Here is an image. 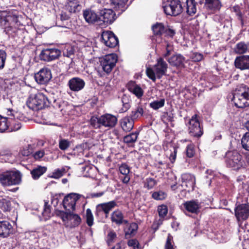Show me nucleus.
<instances>
[{
  "label": "nucleus",
  "mask_w": 249,
  "mask_h": 249,
  "mask_svg": "<svg viewBox=\"0 0 249 249\" xmlns=\"http://www.w3.org/2000/svg\"><path fill=\"white\" fill-rule=\"evenodd\" d=\"M63 171L60 169H57L53 173L52 177L55 178H58L63 176Z\"/></svg>",
  "instance_id": "nucleus-59"
},
{
  "label": "nucleus",
  "mask_w": 249,
  "mask_h": 249,
  "mask_svg": "<svg viewBox=\"0 0 249 249\" xmlns=\"http://www.w3.org/2000/svg\"><path fill=\"white\" fill-rule=\"evenodd\" d=\"M120 123L123 131L129 132L133 128L134 121L130 117L126 116L120 121Z\"/></svg>",
  "instance_id": "nucleus-22"
},
{
  "label": "nucleus",
  "mask_w": 249,
  "mask_h": 249,
  "mask_svg": "<svg viewBox=\"0 0 249 249\" xmlns=\"http://www.w3.org/2000/svg\"><path fill=\"white\" fill-rule=\"evenodd\" d=\"M44 151L43 150H41L35 152L33 155V156L36 160H39L44 156Z\"/></svg>",
  "instance_id": "nucleus-58"
},
{
  "label": "nucleus",
  "mask_w": 249,
  "mask_h": 249,
  "mask_svg": "<svg viewBox=\"0 0 249 249\" xmlns=\"http://www.w3.org/2000/svg\"><path fill=\"white\" fill-rule=\"evenodd\" d=\"M189 132L191 135L196 138H200L202 135L197 115L192 116L189 121Z\"/></svg>",
  "instance_id": "nucleus-12"
},
{
  "label": "nucleus",
  "mask_w": 249,
  "mask_h": 249,
  "mask_svg": "<svg viewBox=\"0 0 249 249\" xmlns=\"http://www.w3.org/2000/svg\"><path fill=\"white\" fill-rule=\"evenodd\" d=\"M116 238V234L113 231H110L107 234V242L108 245H110Z\"/></svg>",
  "instance_id": "nucleus-51"
},
{
  "label": "nucleus",
  "mask_w": 249,
  "mask_h": 249,
  "mask_svg": "<svg viewBox=\"0 0 249 249\" xmlns=\"http://www.w3.org/2000/svg\"><path fill=\"white\" fill-rule=\"evenodd\" d=\"M57 215L62 220L66 227L74 228L77 226L81 222V218L73 212L70 211H61L57 212Z\"/></svg>",
  "instance_id": "nucleus-6"
},
{
  "label": "nucleus",
  "mask_w": 249,
  "mask_h": 249,
  "mask_svg": "<svg viewBox=\"0 0 249 249\" xmlns=\"http://www.w3.org/2000/svg\"><path fill=\"white\" fill-rule=\"evenodd\" d=\"M234 214L237 221H245L249 217V203L235 204Z\"/></svg>",
  "instance_id": "nucleus-9"
},
{
  "label": "nucleus",
  "mask_w": 249,
  "mask_h": 249,
  "mask_svg": "<svg viewBox=\"0 0 249 249\" xmlns=\"http://www.w3.org/2000/svg\"><path fill=\"white\" fill-rule=\"evenodd\" d=\"M184 209L192 213H197L199 209V205L195 200L187 201L183 204Z\"/></svg>",
  "instance_id": "nucleus-28"
},
{
  "label": "nucleus",
  "mask_w": 249,
  "mask_h": 249,
  "mask_svg": "<svg viewBox=\"0 0 249 249\" xmlns=\"http://www.w3.org/2000/svg\"><path fill=\"white\" fill-rule=\"evenodd\" d=\"M166 53L163 54V56L165 58H166L167 56H168L170 54H171V53L173 51L172 46L171 45L167 44L166 45Z\"/></svg>",
  "instance_id": "nucleus-60"
},
{
  "label": "nucleus",
  "mask_w": 249,
  "mask_h": 249,
  "mask_svg": "<svg viewBox=\"0 0 249 249\" xmlns=\"http://www.w3.org/2000/svg\"><path fill=\"white\" fill-rule=\"evenodd\" d=\"M51 213V208L50 206L48 204V203L47 202H45L44 208L43 212H42V214L44 216H49V215Z\"/></svg>",
  "instance_id": "nucleus-56"
},
{
  "label": "nucleus",
  "mask_w": 249,
  "mask_h": 249,
  "mask_svg": "<svg viewBox=\"0 0 249 249\" xmlns=\"http://www.w3.org/2000/svg\"><path fill=\"white\" fill-rule=\"evenodd\" d=\"M167 68V63L163 58L160 57L157 59L156 64L152 68H147L146 74L150 79L155 81L156 78L160 79L162 76L166 74Z\"/></svg>",
  "instance_id": "nucleus-2"
},
{
  "label": "nucleus",
  "mask_w": 249,
  "mask_h": 249,
  "mask_svg": "<svg viewBox=\"0 0 249 249\" xmlns=\"http://www.w3.org/2000/svg\"><path fill=\"white\" fill-rule=\"evenodd\" d=\"M139 135L138 132H135L132 133L128 135H126L124 138V141L125 143L127 144L134 143L137 140Z\"/></svg>",
  "instance_id": "nucleus-37"
},
{
  "label": "nucleus",
  "mask_w": 249,
  "mask_h": 249,
  "mask_svg": "<svg viewBox=\"0 0 249 249\" xmlns=\"http://www.w3.org/2000/svg\"><path fill=\"white\" fill-rule=\"evenodd\" d=\"M214 173L212 170H207L205 172V181L203 180V184L210 186L211 184L212 179L213 178Z\"/></svg>",
  "instance_id": "nucleus-39"
},
{
  "label": "nucleus",
  "mask_w": 249,
  "mask_h": 249,
  "mask_svg": "<svg viewBox=\"0 0 249 249\" xmlns=\"http://www.w3.org/2000/svg\"><path fill=\"white\" fill-rule=\"evenodd\" d=\"M242 147L249 151V132H246L241 139Z\"/></svg>",
  "instance_id": "nucleus-40"
},
{
  "label": "nucleus",
  "mask_w": 249,
  "mask_h": 249,
  "mask_svg": "<svg viewBox=\"0 0 249 249\" xmlns=\"http://www.w3.org/2000/svg\"><path fill=\"white\" fill-rule=\"evenodd\" d=\"M242 188L244 191L249 194V181L242 183Z\"/></svg>",
  "instance_id": "nucleus-64"
},
{
  "label": "nucleus",
  "mask_w": 249,
  "mask_h": 249,
  "mask_svg": "<svg viewBox=\"0 0 249 249\" xmlns=\"http://www.w3.org/2000/svg\"><path fill=\"white\" fill-rule=\"evenodd\" d=\"M173 237L169 234L165 245V249H174Z\"/></svg>",
  "instance_id": "nucleus-50"
},
{
  "label": "nucleus",
  "mask_w": 249,
  "mask_h": 249,
  "mask_svg": "<svg viewBox=\"0 0 249 249\" xmlns=\"http://www.w3.org/2000/svg\"><path fill=\"white\" fill-rule=\"evenodd\" d=\"M162 7L164 13L171 16H178L183 9L180 0H168L163 3Z\"/></svg>",
  "instance_id": "nucleus-7"
},
{
  "label": "nucleus",
  "mask_w": 249,
  "mask_h": 249,
  "mask_svg": "<svg viewBox=\"0 0 249 249\" xmlns=\"http://www.w3.org/2000/svg\"><path fill=\"white\" fill-rule=\"evenodd\" d=\"M111 221L117 225H121L123 222L127 223V221L124 219V216L122 213L119 210L114 211L111 214Z\"/></svg>",
  "instance_id": "nucleus-31"
},
{
  "label": "nucleus",
  "mask_w": 249,
  "mask_h": 249,
  "mask_svg": "<svg viewBox=\"0 0 249 249\" xmlns=\"http://www.w3.org/2000/svg\"><path fill=\"white\" fill-rule=\"evenodd\" d=\"M50 103V102L43 94L37 93L30 96L27 102V105L33 110H38L48 107Z\"/></svg>",
  "instance_id": "nucleus-3"
},
{
  "label": "nucleus",
  "mask_w": 249,
  "mask_h": 249,
  "mask_svg": "<svg viewBox=\"0 0 249 249\" xmlns=\"http://www.w3.org/2000/svg\"><path fill=\"white\" fill-rule=\"evenodd\" d=\"M86 217L88 225L89 227L91 226L93 224V216L90 209H88L86 210Z\"/></svg>",
  "instance_id": "nucleus-47"
},
{
  "label": "nucleus",
  "mask_w": 249,
  "mask_h": 249,
  "mask_svg": "<svg viewBox=\"0 0 249 249\" xmlns=\"http://www.w3.org/2000/svg\"><path fill=\"white\" fill-rule=\"evenodd\" d=\"M116 206L117 202L114 200L98 204L96 207V213L98 215L101 213L104 212L107 217L109 212Z\"/></svg>",
  "instance_id": "nucleus-18"
},
{
  "label": "nucleus",
  "mask_w": 249,
  "mask_h": 249,
  "mask_svg": "<svg viewBox=\"0 0 249 249\" xmlns=\"http://www.w3.org/2000/svg\"><path fill=\"white\" fill-rule=\"evenodd\" d=\"M119 171L123 175H126L129 173L130 168L128 165L124 163L119 167Z\"/></svg>",
  "instance_id": "nucleus-49"
},
{
  "label": "nucleus",
  "mask_w": 249,
  "mask_h": 249,
  "mask_svg": "<svg viewBox=\"0 0 249 249\" xmlns=\"http://www.w3.org/2000/svg\"><path fill=\"white\" fill-rule=\"evenodd\" d=\"M156 184V182L154 179L152 178H148L146 179L145 187L147 188L148 189H150L152 188Z\"/></svg>",
  "instance_id": "nucleus-53"
},
{
  "label": "nucleus",
  "mask_w": 249,
  "mask_h": 249,
  "mask_svg": "<svg viewBox=\"0 0 249 249\" xmlns=\"http://www.w3.org/2000/svg\"><path fill=\"white\" fill-rule=\"evenodd\" d=\"M52 75L50 71L44 68L40 70L35 75V78L36 82L39 84H45L51 79Z\"/></svg>",
  "instance_id": "nucleus-15"
},
{
  "label": "nucleus",
  "mask_w": 249,
  "mask_h": 249,
  "mask_svg": "<svg viewBox=\"0 0 249 249\" xmlns=\"http://www.w3.org/2000/svg\"><path fill=\"white\" fill-rule=\"evenodd\" d=\"M71 142L68 140L60 139L59 141V147L61 150H67L71 145Z\"/></svg>",
  "instance_id": "nucleus-43"
},
{
  "label": "nucleus",
  "mask_w": 249,
  "mask_h": 249,
  "mask_svg": "<svg viewBox=\"0 0 249 249\" xmlns=\"http://www.w3.org/2000/svg\"><path fill=\"white\" fill-rule=\"evenodd\" d=\"M101 19L106 24H110L116 18V14L111 9H104L100 11Z\"/></svg>",
  "instance_id": "nucleus-16"
},
{
  "label": "nucleus",
  "mask_w": 249,
  "mask_h": 249,
  "mask_svg": "<svg viewBox=\"0 0 249 249\" xmlns=\"http://www.w3.org/2000/svg\"><path fill=\"white\" fill-rule=\"evenodd\" d=\"M101 122L100 120V117L93 116L90 118V124L95 129L100 128L102 125Z\"/></svg>",
  "instance_id": "nucleus-44"
},
{
  "label": "nucleus",
  "mask_w": 249,
  "mask_h": 249,
  "mask_svg": "<svg viewBox=\"0 0 249 249\" xmlns=\"http://www.w3.org/2000/svg\"><path fill=\"white\" fill-rule=\"evenodd\" d=\"M165 104V99H161L159 101H154L150 103V107L153 109L157 110L160 108L163 107Z\"/></svg>",
  "instance_id": "nucleus-42"
},
{
  "label": "nucleus",
  "mask_w": 249,
  "mask_h": 249,
  "mask_svg": "<svg viewBox=\"0 0 249 249\" xmlns=\"http://www.w3.org/2000/svg\"><path fill=\"white\" fill-rule=\"evenodd\" d=\"M33 151V147L31 145L28 144L24 146L20 151V154L24 157H27L32 153Z\"/></svg>",
  "instance_id": "nucleus-45"
},
{
  "label": "nucleus",
  "mask_w": 249,
  "mask_h": 249,
  "mask_svg": "<svg viewBox=\"0 0 249 249\" xmlns=\"http://www.w3.org/2000/svg\"><path fill=\"white\" fill-rule=\"evenodd\" d=\"M83 17L88 23H94L98 21L99 18L95 12L91 10H86L83 12Z\"/></svg>",
  "instance_id": "nucleus-30"
},
{
  "label": "nucleus",
  "mask_w": 249,
  "mask_h": 249,
  "mask_svg": "<svg viewBox=\"0 0 249 249\" xmlns=\"http://www.w3.org/2000/svg\"><path fill=\"white\" fill-rule=\"evenodd\" d=\"M152 30L154 35H161L165 32V28L162 23H157L152 26Z\"/></svg>",
  "instance_id": "nucleus-38"
},
{
  "label": "nucleus",
  "mask_w": 249,
  "mask_h": 249,
  "mask_svg": "<svg viewBox=\"0 0 249 249\" xmlns=\"http://www.w3.org/2000/svg\"><path fill=\"white\" fill-rule=\"evenodd\" d=\"M61 55L60 50L56 48L43 49L40 55V59L45 61H51L57 59Z\"/></svg>",
  "instance_id": "nucleus-11"
},
{
  "label": "nucleus",
  "mask_w": 249,
  "mask_h": 249,
  "mask_svg": "<svg viewBox=\"0 0 249 249\" xmlns=\"http://www.w3.org/2000/svg\"><path fill=\"white\" fill-rule=\"evenodd\" d=\"M68 86L71 91L77 92L84 88L85 82L79 77H73L68 81Z\"/></svg>",
  "instance_id": "nucleus-17"
},
{
  "label": "nucleus",
  "mask_w": 249,
  "mask_h": 249,
  "mask_svg": "<svg viewBox=\"0 0 249 249\" xmlns=\"http://www.w3.org/2000/svg\"><path fill=\"white\" fill-rule=\"evenodd\" d=\"M120 178L122 181V182L125 184L128 183L130 180V177L128 175H123L122 177L120 176Z\"/></svg>",
  "instance_id": "nucleus-63"
},
{
  "label": "nucleus",
  "mask_w": 249,
  "mask_h": 249,
  "mask_svg": "<svg viewBox=\"0 0 249 249\" xmlns=\"http://www.w3.org/2000/svg\"><path fill=\"white\" fill-rule=\"evenodd\" d=\"M0 209L3 212H9L11 210V204L8 198L0 199Z\"/></svg>",
  "instance_id": "nucleus-34"
},
{
  "label": "nucleus",
  "mask_w": 249,
  "mask_h": 249,
  "mask_svg": "<svg viewBox=\"0 0 249 249\" xmlns=\"http://www.w3.org/2000/svg\"><path fill=\"white\" fill-rule=\"evenodd\" d=\"M192 59L194 61H200L202 59V55L197 53H194Z\"/></svg>",
  "instance_id": "nucleus-61"
},
{
  "label": "nucleus",
  "mask_w": 249,
  "mask_h": 249,
  "mask_svg": "<svg viewBox=\"0 0 249 249\" xmlns=\"http://www.w3.org/2000/svg\"><path fill=\"white\" fill-rule=\"evenodd\" d=\"M6 53L4 51L0 50V70L2 69L5 65L6 59Z\"/></svg>",
  "instance_id": "nucleus-48"
},
{
  "label": "nucleus",
  "mask_w": 249,
  "mask_h": 249,
  "mask_svg": "<svg viewBox=\"0 0 249 249\" xmlns=\"http://www.w3.org/2000/svg\"><path fill=\"white\" fill-rule=\"evenodd\" d=\"M128 90L135 95L138 98H140L143 94L142 89L135 82L131 81L127 85Z\"/></svg>",
  "instance_id": "nucleus-26"
},
{
  "label": "nucleus",
  "mask_w": 249,
  "mask_h": 249,
  "mask_svg": "<svg viewBox=\"0 0 249 249\" xmlns=\"http://www.w3.org/2000/svg\"><path fill=\"white\" fill-rule=\"evenodd\" d=\"M249 49V43H246L244 41H241L236 44L233 51L236 54L245 55L244 54L248 52Z\"/></svg>",
  "instance_id": "nucleus-29"
},
{
  "label": "nucleus",
  "mask_w": 249,
  "mask_h": 249,
  "mask_svg": "<svg viewBox=\"0 0 249 249\" xmlns=\"http://www.w3.org/2000/svg\"><path fill=\"white\" fill-rule=\"evenodd\" d=\"M128 100V99L126 96L123 97L122 99L123 106V108H122V110H123V111H126V110H127L130 107L129 102H127Z\"/></svg>",
  "instance_id": "nucleus-54"
},
{
  "label": "nucleus",
  "mask_w": 249,
  "mask_h": 249,
  "mask_svg": "<svg viewBox=\"0 0 249 249\" xmlns=\"http://www.w3.org/2000/svg\"><path fill=\"white\" fill-rule=\"evenodd\" d=\"M102 39L104 43L110 48H114L119 43L118 38L113 32L110 31L103 32L102 34Z\"/></svg>",
  "instance_id": "nucleus-13"
},
{
  "label": "nucleus",
  "mask_w": 249,
  "mask_h": 249,
  "mask_svg": "<svg viewBox=\"0 0 249 249\" xmlns=\"http://www.w3.org/2000/svg\"><path fill=\"white\" fill-rule=\"evenodd\" d=\"M204 4L207 9L213 12L219 11L222 7L220 0H205Z\"/></svg>",
  "instance_id": "nucleus-27"
},
{
  "label": "nucleus",
  "mask_w": 249,
  "mask_h": 249,
  "mask_svg": "<svg viewBox=\"0 0 249 249\" xmlns=\"http://www.w3.org/2000/svg\"><path fill=\"white\" fill-rule=\"evenodd\" d=\"M117 61V56L114 53L105 55L100 59V66L103 71L109 73L115 67Z\"/></svg>",
  "instance_id": "nucleus-8"
},
{
  "label": "nucleus",
  "mask_w": 249,
  "mask_h": 249,
  "mask_svg": "<svg viewBox=\"0 0 249 249\" xmlns=\"http://www.w3.org/2000/svg\"><path fill=\"white\" fill-rule=\"evenodd\" d=\"M231 101L239 108L249 107V87L244 84L237 85L232 91Z\"/></svg>",
  "instance_id": "nucleus-1"
},
{
  "label": "nucleus",
  "mask_w": 249,
  "mask_h": 249,
  "mask_svg": "<svg viewBox=\"0 0 249 249\" xmlns=\"http://www.w3.org/2000/svg\"><path fill=\"white\" fill-rule=\"evenodd\" d=\"M225 163L227 167L238 170L242 167L244 160L242 155L236 150L229 151L225 155Z\"/></svg>",
  "instance_id": "nucleus-5"
},
{
  "label": "nucleus",
  "mask_w": 249,
  "mask_h": 249,
  "mask_svg": "<svg viewBox=\"0 0 249 249\" xmlns=\"http://www.w3.org/2000/svg\"><path fill=\"white\" fill-rule=\"evenodd\" d=\"M235 68L241 71L249 70V55L237 56L234 61Z\"/></svg>",
  "instance_id": "nucleus-14"
},
{
  "label": "nucleus",
  "mask_w": 249,
  "mask_h": 249,
  "mask_svg": "<svg viewBox=\"0 0 249 249\" xmlns=\"http://www.w3.org/2000/svg\"><path fill=\"white\" fill-rule=\"evenodd\" d=\"M13 232V227L7 221H0V236L8 237Z\"/></svg>",
  "instance_id": "nucleus-21"
},
{
  "label": "nucleus",
  "mask_w": 249,
  "mask_h": 249,
  "mask_svg": "<svg viewBox=\"0 0 249 249\" xmlns=\"http://www.w3.org/2000/svg\"><path fill=\"white\" fill-rule=\"evenodd\" d=\"M182 180V186L186 187L188 189V191L190 192L194 190L195 178L191 174L185 173L181 176Z\"/></svg>",
  "instance_id": "nucleus-19"
},
{
  "label": "nucleus",
  "mask_w": 249,
  "mask_h": 249,
  "mask_svg": "<svg viewBox=\"0 0 249 249\" xmlns=\"http://www.w3.org/2000/svg\"><path fill=\"white\" fill-rule=\"evenodd\" d=\"M158 212L160 217H164L168 213V208L165 205H161L158 207Z\"/></svg>",
  "instance_id": "nucleus-46"
},
{
  "label": "nucleus",
  "mask_w": 249,
  "mask_h": 249,
  "mask_svg": "<svg viewBox=\"0 0 249 249\" xmlns=\"http://www.w3.org/2000/svg\"><path fill=\"white\" fill-rule=\"evenodd\" d=\"M21 181V174L19 171H10L0 174V183L3 186L19 184Z\"/></svg>",
  "instance_id": "nucleus-4"
},
{
  "label": "nucleus",
  "mask_w": 249,
  "mask_h": 249,
  "mask_svg": "<svg viewBox=\"0 0 249 249\" xmlns=\"http://www.w3.org/2000/svg\"><path fill=\"white\" fill-rule=\"evenodd\" d=\"M143 114V108L141 106H138L136 107V108L134 109V110L132 111L129 117H130L131 118L133 119L134 121L139 117L142 116Z\"/></svg>",
  "instance_id": "nucleus-36"
},
{
  "label": "nucleus",
  "mask_w": 249,
  "mask_h": 249,
  "mask_svg": "<svg viewBox=\"0 0 249 249\" xmlns=\"http://www.w3.org/2000/svg\"><path fill=\"white\" fill-rule=\"evenodd\" d=\"M102 126L112 128L114 127L117 122V118L110 114H106L100 117Z\"/></svg>",
  "instance_id": "nucleus-20"
},
{
  "label": "nucleus",
  "mask_w": 249,
  "mask_h": 249,
  "mask_svg": "<svg viewBox=\"0 0 249 249\" xmlns=\"http://www.w3.org/2000/svg\"><path fill=\"white\" fill-rule=\"evenodd\" d=\"M170 151L171 153L169 156V159L172 163H174L176 159L177 149L176 147H172Z\"/></svg>",
  "instance_id": "nucleus-52"
},
{
  "label": "nucleus",
  "mask_w": 249,
  "mask_h": 249,
  "mask_svg": "<svg viewBox=\"0 0 249 249\" xmlns=\"http://www.w3.org/2000/svg\"><path fill=\"white\" fill-rule=\"evenodd\" d=\"M66 8L70 13H76L80 11L82 6L78 0H68L65 4Z\"/></svg>",
  "instance_id": "nucleus-24"
},
{
  "label": "nucleus",
  "mask_w": 249,
  "mask_h": 249,
  "mask_svg": "<svg viewBox=\"0 0 249 249\" xmlns=\"http://www.w3.org/2000/svg\"><path fill=\"white\" fill-rule=\"evenodd\" d=\"M110 5L114 10L121 14L127 8L126 5L128 0H110Z\"/></svg>",
  "instance_id": "nucleus-23"
},
{
  "label": "nucleus",
  "mask_w": 249,
  "mask_h": 249,
  "mask_svg": "<svg viewBox=\"0 0 249 249\" xmlns=\"http://www.w3.org/2000/svg\"><path fill=\"white\" fill-rule=\"evenodd\" d=\"M47 170L45 166H38L34 168L31 172L33 178L35 179H38Z\"/></svg>",
  "instance_id": "nucleus-33"
},
{
  "label": "nucleus",
  "mask_w": 249,
  "mask_h": 249,
  "mask_svg": "<svg viewBox=\"0 0 249 249\" xmlns=\"http://www.w3.org/2000/svg\"><path fill=\"white\" fill-rule=\"evenodd\" d=\"M10 123L7 118L0 115V133H3L7 130Z\"/></svg>",
  "instance_id": "nucleus-35"
},
{
  "label": "nucleus",
  "mask_w": 249,
  "mask_h": 249,
  "mask_svg": "<svg viewBox=\"0 0 249 249\" xmlns=\"http://www.w3.org/2000/svg\"><path fill=\"white\" fill-rule=\"evenodd\" d=\"M186 155L189 158H191L194 156L195 152L194 146L192 145H189L186 148Z\"/></svg>",
  "instance_id": "nucleus-55"
},
{
  "label": "nucleus",
  "mask_w": 249,
  "mask_h": 249,
  "mask_svg": "<svg viewBox=\"0 0 249 249\" xmlns=\"http://www.w3.org/2000/svg\"><path fill=\"white\" fill-rule=\"evenodd\" d=\"M128 245L130 247H133L134 249H140L139 243L138 241L135 239L130 240L128 242Z\"/></svg>",
  "instance_id": "nucleus-57"
},
{
  "label": "nucleus",
  "mask_w": 249,
  "mask_h": 249,
  "mask_svg": "<svg viewBox=\"0 0 249 249\" xmlns=\"http://www.w3.org/2000/svg\"><path fill=\"white\" fill-rule=\"evenodd\" d=\"M186 12L190 16L194 15L196 12V2L195 0H186Z\"/></svg>",
  "instance_id": "nucleus-32"
},
{
  "label": "nucleus",
  "mask_w": 249,
  "mask_h": 249,
  "mask_svg": "<svg viewBox=\"0 0 249 249\" xmlns=\"http://www.w3.org/2000/svg\"><path fill=\"white\" fill-rule=\"evenodd\" d=\"M81 196L76 193H71L66 196L63 201V205L66 211H74L77 201Z\"/></svg>",
  "instance_id": "nucleus-10"
},
{
  "label": "nucleus",
  "mask_w": 249,
  "mask_h": 249,
  "mask_svg": "<svg viewBox=\"0 0 249 249\" xmlns=\"http://www.w3.org/2000/svg\"><path fill=\"white\" fill-rule=\"evenodd\" d=\"M166 196V193L162 191H156L153 192L152 194V197L157 200H163Z\"/></svg>",
  "instance_id": "nucleus-41"
},
{
  "label": "nucleus",
  "mask_w": 249,
  "mask_h": 249,
  "mask_svg": "<svg viewBox=\"0 0 249 249\" xmlns=\"http://www.w3.org/2000/svg\"><path fill=\"white\" fill-rule=\"evenodd\" d=\"M167 60L171 66L178 67L183 66L185 58L181 55L176 54L168 58Z\"/></svg>",
  "instance_id": "nucleus-25"
},
{
  "label": "nucleus",
  "mask_w": 249,
  "mask_h": 249,
  "mask_svg": "<svg viewBox=\"0 0 249 249\" xmlns=\"http://www.w3.org/2000/svg\"><path fill=\"white\" fill-rule=\"evenodd\" d=\"M137 225L135 223L132 224L130 225L128 229V231L127 232V233L128 234H132L137 230Z\"/></svg>",
  "instance_id": "nucleus-62"
}]
</instances>
